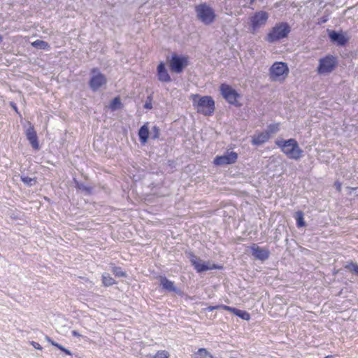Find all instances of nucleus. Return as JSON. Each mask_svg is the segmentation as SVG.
Returning <instances> with one entry per match:
<instances>
[{"mask_svg": "<svg viewBox=\"0 0 358 358\" xmlns=\"http://www.w3.org/2000/svg\"><path fill=\"white\" fill-rule=\"evenodd\" d=\"M275 145L289 159L298 160L303 155V150L300 148L298 142L294 138L288 140L278 139Z\"/></svg>", "mask_w": 358, "mask_h": 358, "instance_id": "f257e3e1", "label": "nucleus"}, {"mask_svg": "<svg viewBox=\"0 0 358 358\" xmlns=\"http://www.w3.org/2000/svg\"><path fill=\"white\" fill-rule=\"evenodd\" d=\"M198 94L192 95L194 106L197 113L206 116L211 115L215 110V101L210 96H204L199 98Z\"/></svg>", "mask_w": 358, "mask_h": 358, "instance_id": "f03ea898", "label": "nucleus"}, {"mask_svg": "<svg viewBox=\"0 0 358 358\" xmlns=\"http://www.w3.org/2000/svg\"><path fill=\"white\" fill-rule=\"evenodd\" d=\"M291 28L287 22L277 23L266 36V41L273 43L287 37Z\"/></svg>", "mask_w": 358, "mask_h": 358, "instance_id": "7ed1b4c3", "label": "nucleus"}, {"mask_svg": "<svg viewBox=\"0 0 358 358\" xmlns=\"http://www.w3.org/2000/svg\"><path fill=\"white\" fill-rule=\"evenodd\" d=\"M197 18L205 24H210L216 19L215 10L206 3L195 6Z\"/></svg>", "mask_w": 358, "mask_h": 358, "instance_id": "20e7f679", "label": "nucleus"}, {"mask_svg": "<svg viewBox=\"0 0 358 358\" xmlns=\"http://www.w3.org/2000/svg\"><path fill=\"white\" fill-rule=\"evenodd\" d=\"M288 73L289 69L285 62H275L270 68V78L273 81L283 82Z\"/></svg>", "mask_w": 358, "mask_h": 358, "instance_id": "39448f33", "label": "nucleus"}, {"mask_svg": "<svg viewBox=\"0 0 358 358\" xmlns=\"http://www.w3.org/2000/svg\"><path fill=\"white\" fill-rule=\"evenodd\" d=\"M338 66V59L331 55H327L319 60L317 71L320 75L331 73Z\"/></svg>", "mask_w": 358, "mask_h": 358, "instance_id": "423d86ee", "label": "nucleus"}, {"mask_svg": "<svg viewBox=\"0 0 358 358\" xmlns=\"http://www.w3.org/2000/svg\"><path fill=\"white\" fill-rule=\"evenodd\" d=\"M189 65V57L186 55H178L173 53L169 62V66L171 72L180 73L184 69Z\"/></svg>", "mask_w": 358, "mask_h": 358, "instance_id": "0eeeda50", "label": "nucleus"}, {"mask_svg": "<svg viewBox=\"0 0 358 358\" xmlns=\"http://www.w3.org/2000/svg\"><path fill=\"white\" fill-rule=\"evenodd\" d=\"M220 90L222 95L228 103L236 106H241L238 102V99L241 97V95L230 85L223 83L220 85Z\"/></svg>", "mask_w": 358, "mask_h": 358, "instance_id": "6e6552de", "label": "nucleus"}, {"mask_svg": "<svg viewBox=\"0 0 358 358\" xmlns=\"http://www.w3.org/2000/svg\"><path fill=\"white\" fill-rule=\"evenodd\" d=\"M91 73L92 76L89 81V85L92 90L97 91L99 88L106 85L107 78L97 68L92 69Z\"/></svg>", "mask_w": 358, "mask_h": 358, "instance_id": "1a4fd4ad", "label": "nucleus"}, {"mask_svg": "<svg viewBox=\"0 0 358 358\" xmlns=\"http://www.w3.org/2000/svg\"><path fill=\"white\" fill-rule=\"evenodd\" d=\"M190 262L192 265L194 266V269L198 273H201L203 271H206L208 270L218 269L221 270L223 268V266L221 265H217L215 264H210L209 262L205 263L202 262L192 252L189 254Z\"/></svg>", "mask_w": 358, "mask_h": 358, "instance_id": "9d476101", "label": "nucleus"}, {"mask_svg": "<svg viewBox=\"0 0 358 358\" xmlns=\"http://www.w3.org/2000/svg\"><path fill=\"white\" fill-rule=\"evenodd\" d=\"M268 19V14L266 11L256 12L250 18L251 31L255 33L261 27L264 26Z\"/></svg>", "mask_w": 358, "mask_h": 358, "instance_id": "9b49d317", "label": "nucleus"}, {"mask_svg": "<svg viewBox=\"0 0 358 358\" xmlns=\"http://www.w3.org/2000/svg\"><path fill=\"white\" fill-rule=\"evenodd\" d=\"M238 154L236 152H227L226 155L216 156L214 158L213 164L216 166L232 164L236 162Z\"/></svg>", "mask_w": 358, "mask_h": 358, "instance_id": "f8f14e48", "label": "nucleus"}, {"mask_svg": "<svg viewBox=\"0 0 358 358\" xmlns=\"http://www.w3.org/2000/svg\"><path fill=\"white\" fill-rule=\"evenodd\" d=\"M25 134L33 149L35 150H39L40 146L37 134L33 125L30 124V127L26 130Z\"/></svg>", "mask_w": 358, "mask_h": 358, "instance_id": "ddd939ff", "label": "nucleus"}, {"mask_svg": "<svg viewBox=\"0 0 358 358\" xmlns=\"http://www.w3.org/2000/svg\"><path fill=\"white\" fill-rule=\"evenodd\" d=\"M252 255L257 259L265 261L269 257L270 252L268 250L260 248L256 244L250 247Z\"/></svg>", "mask_w": 358, "mask_h": 358, "instance_id": "4468645a", "label": "nucleus"}, {"mask_svg": "<svg viewBox=\"0 0 358 358\" xmlns=\"http://www.w3.org/2000/svg\"><path fill=\"white\" fill-rule=\"evenodd\" d=\"M157 77L159 81L162 83H169L171 81L170 75L166 69L165 64L160 62L157 68Z\"/></svg>", "mask_w": 358, "mask_h": 358, "instance_id": "2eb2a0df", "label": "nucleus"}, {"mask_svg": "<svg viewBox=\"0 0 358 358\" xmlns=\"http://www.w3.org/2000/svg\"><path fill=\"white\" fill-rule=\"evenodd\" d=\"M221 308L224 310L234 313L244 320L249 321L250 320V315L245 310H239L227 305H222Z\"/></svg>", "mask_w": 358, "mask_h": 358, "instance_id": "dca6fc26", "label": "nucleus"}, {"mask_svg": "<svg viewBox=\"0 0 358 358\" xmlns=\"http://www.w3.org/2000/svg\"><path fill=\"white\" fill-rule=\"evenodd\" d=\"M148 122L145 123L138 131V137L141 144L145 145L149 138V127Z\"/></svg>", "mask_w": 358, "mask_h": 358, "instance_id": "f3484780", "label": "nucleus"}, {"mask_svg": "<svg viewBox=\"0 0 358 358\" xmlns=\"http://www.w3.org/2000/svg\"><path fill=\"white\" fill-rule=\"evenodd\" d=\"M269 138L270 135L268 132H260L252 137V143L256 145H261L266 142Z\"/></svg>", "mask_w": 358, "mask_h": 358, "instance_id": "a211bd4d", "label": "nucleus"}, {"mask_svg": "<svg viewBox=\"0 0 358 358\" xmlns=\"http://www.w3.org/2000/svg\"><path fill=\"white\" fill-rule=\"evenodd\" d=\"M329 38L339 45H345L348 42V38L343 34H339L334 31H331L329 33Z\"/></svg>", "mask_w": 358, "mask_h": 358, "instance_id": "6ab92c4d", "label": "nucleus"}, {"mask_svg": "<svg viewBox=\"0 0 358 358\" xmlns=\"http://www.w3.org/2000/svg\"><path fill=\"white\" fill-rule=\"evenodd\" d=\"M159 280L161 285L164 289L168 290L169 292L180 293V291L178 289H176L173 281L169 280L166 277H160Z\"/></svg>", "mask_w": 358, "mask_h": 358, "instance_id": "aec40b11", "label": "nucleus"}, {"mask_svg": "<svg viewBox=\"0 0 358 358\" xmlns=\"http://www.w3.org/2000/svg\"><path fill=\"white\" fill-rule=\"evenodd\" d=\"M102 284L104 287H110L116 284L115 280L109 274L104 273L101 276Z\"/></svg>", "mask_w": 358, "mask_h": 358, "instance_id": "412c9836", "label": "nucleus"}, {"mask_svg": "<svg viewBox=\"0 0 358 358\" xmlns=\"http://www.w3.org/2000/svg\"><path fill=\"white\" fill-rule=\"evenodd\" d=\"M194 358H213V357L206 348H199Z\"/></svg>", "mask_w": 358, "mask_h": 358, "instance_id": "4be33fe9", "label": "nucleus"}, {"mask_svg": "<svg viewBox=\"0 0 358 358\" xmlns=\"http://www.w3.org/2000/svg\"><path fill=\"white\" fill-rule=\"evenodd\" d=\"M46 341L48 342H49L52 345L56 347L57 348H58L59 350H62V352H64L66 355H71V352L68 350V349H66L65 348H64L62 345L55 342L53 340H52L50 337L48 336H46L45 338Z\"/></svg>", "mask_w": 358, "mask_h": 358, "instance_id": "5701e85b", "label": "nucleus"}, {"mask_svg": "<svg viewBox=\"0 0 358 358\" xmlns=\"http://www.w3.org/2000/svg\"><path fill=\"white\" fill-rule=\"evenodd\" d=\"M295 219L298 227H303L306 225V222L303 219V213L302 211L299 210L296 213Z\"/></svg>", "mask_w": 358, "mask_h": 358, "instance_id": "b1692460", "label": "nucleus"}, {"mask_svg": "<svg viewBox=\"0 0 358 358\" xmlns=\"http://www.w3.org/2000/svg\"><path fill=\"white\" fill-rule=\"evenodd\" d=\"M31 45L34 48H38L43 50H47L49 48V44L42 40H36L31 43Z\"/></svg>", "mask_w": 358, "mask_h": 358, "instance_id": "393cba45", "label": "nucleus"}, {"mask_svg": "<svg viewBox=\"0 0 358 358\" xmlns=\"http://www.w3.org/2000/svg\"><path fill=\"white\" fill-rule=\"evenodd\" d=\"M122 106L120 98L119 96L115 97L110 103V108L112 110H115L117 108H121Z\"/></svg>", "mask_w": 358, "mask_h": 358, "instance_id": "a878e982", "label": "nucleus"}, {"mask_svg": "<svg viewBox=\"0 0 358 358\" xmlns=\"http://www.w3.org/2000/svg\"><path fill=\"white\" fill-rule=\"evenodd\" d=\"M112 272L115 277H126L127 273L125 271H123L122 268L120 266H113L112 267Z\"/></svg>", "mask_w": 358, "mask_h": 358, "instance_id": "bb28decb", "label": "nucleus"}, {"mask_svg": "<svg viewBox=\"0 0 358 358\" xmlns=\"http://www.w3.org/2000/svg\"><path fill=\"white\" fill-rule=\"evenodd\" d=\"M345 268L348 269L351 272L355 273L358 275V264H357L350 262L348 264L345 265Z\"/></svg>", "mask_w": 358, "mask_h": 358, "instance_id": "cd10ccee", "label": "nucleus"}, {"mask_svg": "<svg viewBox=\"0 0 358 358\" xmlns=\"http://www.w3.org/2000/svg\"><path fill=\"white\" fill-rule=\"evenodd\" d=\"M21 180L26 185H28L29 186H31L32 182H34V184L36 182V178H30L29 176H21Z\"/></svg>", "mask_w": 358, "mask_h": 358, "instance_id": "c85d7f7f", "label": "nucleus"}, {"mask_svg": "<svg viewBox=\"0 0 358 358\" xmlns=\"http://www.w3.org/2000/svg\"><path fill=\"white\" fill-rule=\"evenodd\" d=\"M170 355L166 350H159L152 358H169Z\"/></svg>", "mask_w": 358, "mask_h": 358, "instance_id": "c756f323", "label": "nucleus"}, {"mask_svg": "<svg viewBox=\"0 0 358 358\" xmlns=\"http://www.w3.org/2000/svg\"><path fill=\"white\" fill-rule=\"evenodd\" d=\"M278 130H279V124L277 123V124H270L268 127V131H266V132H268L269 135H271V134L276 133Z\"/></svg>", "mask_w": 358, "mask_h": 358, "instance_id": "7c9ffc66", "label": "nucleus"}, {"mask_svg": "<svg viewBox=\"0 0 358 358\" xmlns=\"http://www.w3.org/2000/svg\"><path fill=\"white\" fill-rule=\"evenodd\" d=\"M152 139H157V138H159V137L160 136V129H159V128L157 126H154L152 128Z\"/></svg>", "mask_w": 358, "mask_h": 358, "instance_id": "2f4dec72", "label": "nucleus"}, {"mask_svg": "<svg viewBox=\"0 0 358 358\" xmlns=\"http://www.w3.org/2000/svg\"><path fill=\"white\" fill-rule=\"evenodd\" d=\"M152 96H148L147 101L144 105V108L146 109H152Z\"/></svg>", "mask_w": 358, "mask_h": 358, "instance_id": "473e14b6", "label": "nucleus"}, {"mask_svg": "<svg viewBox=\"0 0 358 358\" xmlns=\"http://www.w3.org/2000/svg\"><path fill=\"white\" fill-rule=\"evenodd\" d=\"M334 185H335L337 191L340 192L341 191V187H342L341 183L338 181H336V182H335Z\"/></svg>", "mask_w": 358, "mask_h": 358, "instance_id": "72a5a7b5", "label": "nucleus"}, {"mask_svg": "<svg viewBox=\"0 0 358 358\" xmlns=\"http://www.w3.org/2000/svg\"><path fill=\"white\" fill-rule=\"evenodd\" d=\"M221 306H209L207 308V309L209 310V311H213L214 310H216V309H218V308H221Z\"/></svg>", "mask_w": 358, "mask_h": 358, "instance_id": "f704fd0d", "label": "nucleus"}, {"mask_svg": "<svg viewBox=\"0 0 358 358\" xmlns=\"http://www.w3.org/2000/svg\"><path fill=\"white\" fill-rule=\"evenodd\" d=\"M33 345L34 347L36 348V349H38V350H41L42 348L41 347L40 344L37 343H35L34 342L33 343Z\"/></svg>", "mask_w": 358, "mask_h": 358, "instance_id": "c9c22d12", "label": "nucleus"}, {"mask_svg": "<svg viewBox=\"0 0 358 358\" xmlns=\"http://www.w3.org/2000/svg\"><path fill=\"white\" fill-rule=\"evenodd\" d=\"M83 189L88 193L91 192L92 191V187H83Z\"/></svg>", "mask_w": 358, "mask_h": 358, "instance_id": "e433bc0d", "label": "nucleus"}, {"mask_svg": "<svg viewBox=\"0 0 358 358\" xmlns=\"http://www.w3.org/2000/svg\"><path fill=\"white\" fill-rule=\"evenodd\" d=\"M71 334H72V335L73 336H76V337H80V334L78 331H76L75 330L72 331Z\"/></svg>", "mask_w": 358, "mask_h": 358, "instance_id": "4c0bfd02", "label": "nucleus"}, {"mask_svg": "<svg viewBox=\"0 0 358 358\" xmlns=\"http://www.w3.org/2000/svg\"><path fill=\"white\" fill-rule=\"evenodd\" d=\"M13 109H15V111H17V107L15 106H13Z\"/></svg>", "mask_w": 358, "mask_h": 358, "instance_id": "58836bf2", "label": "nucleus"}, {"mask_svg": "<svg viewBox=\"0 0 358 358\" xmlns=\"http://www.w3.org/2000/svg\"><path fill=\"white\" fill-rule=\"evenodd\" d=\"M324 358H331V355H327Z\"/></svg>", "mask_w": 358, "mask_h": 358, "instance_id": "ea45409f", "label": "nucleus"}, {"mask_svg": "<svg viewBox=\"0 0 358 358\" xmlns=\"http://www.w3.org/2000/svg\"><path fill=\"white\" fill-rule=\"evenodd\" d=\"M2 41V36L0 35V43Z\"/></svg>", "mask_w": 358, "mask_h": 358, "instance_id": "a19ab883", "label": "nucleus"}, {"mask_svg": "<svg viewBox=\"0 0 358 358\" xmlns=\"http://www.w3.org/2000/svg\"><path fill=\"white\" fill-rule=\"evenodd\" d=\"M255 0H251V3L254 2Z\"/></svg>", "mask_w": 358, "mask_h": 358, "instance_id": "79ce46f5", "label": "nucleus"}, {"mask_svg": "<svg viewBox=\"0 0 358 358\" xmlns=\"http://www.w3.org/2000/svg\"><path fill=\"white\" fill-rule=\"evenodd\" d=\"M355 189H358V187L355 188Z\"/></svg>", "mask_w": 358, "mask_h": 358, "instance_id": "37998d69", "label": "nucleus"}]
</instances>
